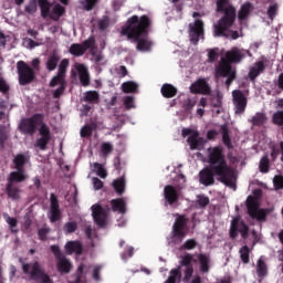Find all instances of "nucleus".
I'll list each match as a JSON object with an SVG mask.
<instances>
[{
	"mask_svg": "<svg viewBox=\"0 0 283 283\" xmlns=\"http://www.w3.org/2000/svg\"><path fill=\"white\" fill-rule=\"evenodd\" d=\"M208 163L209 168L200 172V182L210 186L214 182L213 176H218L226 186L235 190L237 174L232 167L227 165L221 147L208 149Z\"/></svg>",
	"mask_w": 283,
	"mask_h": 283,
	"instance_id": "nucleus-1",
	"label": "nucleus"
},
{
	"mask_svg": "<svg viewBox=\"0 0 283 283\" xmlns=\"http://www.w3.org/2000/svg\"><path fill=\"white\" fill-rule=\"evenodd\" d=\"M150 21L147 15L130 17L126 24L122 28V35H126L129 40H134L137 43V50L139 52H149L153 48V42L147 36V28Z\"/></svg>",
	"mask_w": 283,
	"mask_h": 283,
	"instance_id": "nucleus-2",
	"label": "nucleus"
},
{
	"mask_svg": "<svg viewBox=\"0 0 283 283\" xmlns=\"http://www.w3.org/2000/svg\"><path fill=\"white\" fill-rule=\"evenodd\" d=\"M217 10L223 12L224 15L214 24V36L239 39L242 34L239 31L230 30L235 20V8L229 3V0H218Z\"/></svg>",
	"mask_w": 283,
	"mask_h": 283,
	"instance_id": "nucleus-3",
	"label": "nucleus"
},
{
	"mask_svg": "<svg viewBox=\"0 0 283 283\" xmlns=\"http://www.w3.org/2000/svg\"><path fill=\"white\" fill-rule=\"evenodd\" d=\"M248 53L249 51H243V49H237V46H234V49H232L231 51H228L226 54L227 60L222 57L219 66H217L216 69V77H227L228 80L226 84L229 87L231 82L235 78V71L231 69L230 63H239L245 57Z\"/></svg>",
	"mask_w": 283,
	"mask_h": 283,
	"instance_id": "nucleus-4",
	"label": "nucleus"
},
{
	"mask_svg": "<svg viewBox=\"0 0 283 283\" xmlns=\"http://www.w3.org/2000/svg\"><path fill=\"white\" fill-rule=\"evenodd\" d=\"M24 274L29 275L31 280L39 281L41 283H53L52 280L41 269L38 262L22 264Z\"/></svg>",
	"mask_w": 283,
	"mask_h": 283,
	"instance_id": "nucleus-5",
	"label": "nucleus"
},
{
	"mask_svg": "<svg viewBox=\"0 0 283 283\" xmlns=\"http://www.w3.org/2000/svg\"><path fill=\"white\" fill-rule=\"evenodd\" d=\"M185 226H186V219L182 216H178L172 227V233L168 238L169 245L176 247L182 242L184 238L186 237Z\"/></svg>",
	"mask_w": 283,
	"mask_h": 283,
	"instance_id": "nucleus-6",
	"label": "nucleus"
},
{
	"mask_svg": "<svg viewBox=\"0 0 283 283\" xmlns=\"http://www.w3.org/2000/svg\"><path fill=\"white\" fill-rule=\"evenodd\" d=\"M41 8V14L43 18L50 17L52 20L57 21L64 13V8L61 4H55L50 11L51 3L48 0H38ZM63 4L67 3V0H60Z\"/></svg>",
	"mask_w": 283,
	"mask_h": 283,
	"instance_id": "nucleus-7",
	"label": "nucleus"
},
{
	"mask_svg": "<svg viewBox=\"0 0 283 283\" xmlns=\"http://www.w3.org/2000/svg\"><path fill=\"white\" fill-rule=\"evenodd\" d=\"M248 212L251 218L258 221H264L266 217V210L260 209V202L258 198L249 197L247 201Z\"/></svg>",
	"mask_w": 283,
	"mask_h": 283,
	"instance_id": "nucleus-8",
	"label": "nucleus"
},
{
	"mask_svg": "<svg viewBox=\"0 0 283 283\" xmlns=\"http://www.w3.org/2000/svg\"><path fill=\"white\" fill-rule=\"evenodd\" d=\"M43 124V117L41 115H35L32 118H25L22 119V122L19 125L20 130L23 134H34L36 127H41Z\"/></svg>",
	"mask_w": 283,
	"mask_h": 283,
	"instance_id": "nucleus-9",
	"label": "nucleus"
},
{
	"mask_svg": "<svg viewBox=\"0 0 283 283\" xmlns=\"http://www.w3.org/2000/svg\"><path fill=\"white\" fill-rule=\"evenodd\" d=\"M182 136L188 137V144L191 150H200L203 148L205 140L199 137L198 132L185 128L182 130Z\"/></svg>",
	"mask_w": 283,
	"mask_h": 283,
	"instance_id": "nucleus-10",
	"label": "nucleus"
},
{
	"mask_svg": "<svg viewBox=\"0 0 283 283\" xmlns=\"http://www.w3.org/2000/svg\"><path fill=\"white\" fill-rule=\"evenodd\" d=\"M17 69L19 74V83L21 85H27L33 81L34 73L32 69L28 66V64H25V62H22V61L18 62Z\"/></svg>",
	"mask_w": 283,
	"mask_h": 283,
	"instance_id": "nucleus-11",
	"label": "nucleus"
},
{
	"mask_svg": "<svg viewBox=\"0 0 283 283\" xmlns=\"http://www.w3.org/2000/svg\"><path fill=\"white\" fill-rule=\"evenodd\" d=\"M234 113L235 115H242L245 112L248 105V97L242 91H234L232 93Z\"/></svg>",
	"mask_w": 283,
	"mask_h": 283,
	"instance_id": "nucleus-12",
	"label": "nucleus"
},
{
	"mask_svg": "<svg viewBox=\"0 0 283 283\" xmlns=\"http://www.w3.org/2000/svg\"><path fill=\"white\" fill-rule=\"evenodd\" d=\"M189 36L193 44H198L200 39H203V22L200 19L189 24Z\"/></svg>",
	"mask_w": 283,
	"mask_h": 283,
	"instance_id": "nucleus-13",
	"label": "nucleus"
},
{
	"mask_svg": "<svg viewBox=\"0 0 283 283\" xmlns=\"http://www.w3.org/2000/svg\"><path fill=\"white\" fill-rule=\"evenodd\" d=\"M107 214L108 210L103 209L99 205H94L92 207V216L95 221V223L103 228L107 223Z\"/></svg>",
	"mask_w": 283,
	"mask_h": 283,
	"instance_id": "nucleus-14",
	"label": "nucleus"
},
{
	"mask_svg": "<svg viewBox=\"0 0 283 283\" xmlns=\"http://www.w3.org/2000/svg\"><path fill=\"white\" fill-rule=\"evenodd\" d=\"M94 44V38L90 36L83 44H72V46H70V53L74 56H82L86 50L93 48Z\"/></svg>",
	"mask_w": 283,
	"mask_h": 283,
	"instance_id": "nucleus-15",
	"label": "nucleus"
},
{
	"mask_svg": "<svg viewBox=\"0 0 283 283\" xmlns=\"http://www.w3.org/2000/svg\"><path fill=\"white\" fill-rule=\"evenodd\" d=\"M70 62L69 60L64 59L60 62L59 65V72L56 75H54L50 82V85L52 87H55L56 84H63L65 83V73H66V69L69 67Z\"/></svg>",
	"mask_w": 283,
	"mask_h": 283,
	"instance_id": "nucleus-16",
	"label": "nucleus"
},
{
	"mask_svg": "<svg viewBox=\"0 0 283 283\" xmlns=\"http://www.w3.org/2000/svg\"><path fill=\"white\" fill-rule=\"evenodd\" d=\"M237 231H239L244 239L247 238L249 229L244 224L241 218H234L232 220L231 229H230V235L232 239L237 237Z\"/></svg>",
	"mask_w": 283,
	"mask_h": 283,
	"instance_id": "nucleus-17",
	"label": "nucleus"
},
{
	"mask_svg": "<svg viewBox=\"0 0 283 283\" xmlns=\"http://www.w3.org/2000/svg\"><path fill=\"white\" fill-rule=\"evenodd\" d=\"M197 261V259L190 254H187L182 258L181 264L186 268L184 270V281L189 282L192 273H193V268L192 264Z\"/></svg>",
	"mask_w": 283,
	"mask_h": 283,
	"instance_id": "nucleus-18",
	"label": "nucleus"
},
{
	"mask_svg": "<svg viewBox=\"0 0 283 283\" xmlns=\"http://www.w3.org/2000/svg\"><path fill=\"white\" fill-rule=\"evenodd\" d=\"M50 202H51V206H50V212L48 217L50 221L53 223L61 218V211L59 208L56 197L53 193L50 196Z\"/></svg>",
	"mask_w": 283,
	"mask_h": 283,
	"instance_id": "nucleus-19",
	"label": "nucleus"
},
{
	"mask_svg": "<svg viewBox=\"0 0 283 283\" xmlns=\"http://www.w3.org/2000/svg\"><path fill=\"white\" fill-rule=\"evenodd\" d=\"M74 71L77 72L81 84L83 86H87L90 84V75L85 64H80L78 62H76L74 64V70L72 71V73H74Z\"/></svg>",
	"mask_w": 283,
	"mask_h": 283,
	"instance_id": "nucleus-20",
	"label": "nucleus"
},
{
	"mask_svg": "<svg viewBox=\"0 0 283 283\" xmlns=\"http://www.w3.org/2000/svg\"><path fill=\"white\" fill-rule=\"evenodd\" d=\"M41 138L36 140V147H39L41 150L45 149V146L49 144L50 142V130L45 125H42L39 128Z\"/></svg>",
	"mask_w": 283,
	"mask_h": 283,
	"instance_id": "nucleus-21",
	"label": "nucleus"
},
{
	"mask_svg": "<svg viewBox=\"0 0 283 283\" xmlns=\"http://www.w3.org/2000/svg\"><path fill=\"white\" fill-rule=\"evenodd\" d=\"M190 91L193 94H209L210 87L207 84L206 80H198L190 86Z\"/></svg>",
	"mask_w": 283,
	"mask_h": 283,
	"instance_id": "nucleus-22",
	"label": "nucleus"
},
{
	"mask_svg": "<svg viewBox=\"0 0 283 283\" xmlns=\"http://www.w3.org/2000/svg\"><path fill=\"white\" fill-rule=\"evenodd\" d=\"M28 178V175L25 174L24 169H15L14 171H12L9 176V184H13V182H22Z\"/></svg>",
	"mask_w": 283,
	"mask_h": 283,
	"instance_id": "nucleus-23",
	"label": "nucleus"
},
{
	"mask_svg": "<svg viewBox=\"0 0 283 283\" xmlns=\"http://www.w3.org/2000/svg\"><path fill=\"white\" fill-rule=\"evenodd\" d=\"M56 268L59 272L67 274L72 270V264L66 258L62 256L57 259Z\"/></svg>",
	"mask_w": 283,
	"mask_h": 283,
	"instance_id": "nucleus-24",
	"label": "nucleus"
},
{
	"mask_svg": "<svg viewBox=\"0 0 283 283\" xmlns=\"http://www.w3.org/2000/svg\"><path fill=\"white\" fill-rule=\"evenodd\" d=\"M165 198L169 205H172L178 200V192L172 186L165 187Z\"/></svg>",
	"mask_w": 283,
	"mask_h": 283,
	"instance_id": "nucleus-25",
	"label": "nucleus"
},
{
	"mask_svg": "<svg viewBox=\"0 0 283 283\" xmlns=\"http://www.w3.org/2000/svg\"><path fill=\"white\" fill-rule=\"evenodd\" d=\"M65 251L67 254L75 253L80 255L82 253V244L78 241H70L65 244Z\"/></svg>",
	"mask_w": 283,
	"mask_h": 283,
	"instance_id": "nucleus-26",
	"label": "nucleus"
},
{
	"mask_svg": "<svg viewBox=\"0 0 283 283\" xmlns=\"http://www.w3.org/2000/svg\"><path fill=\"white\" fill-rule=\"evenodd\" d=\"M61 60L59 53H56V51H53V53L51 55H49L48 60H46V69L52 72L56 69V65L59 63V61Z\"/></svg>",
	"mask_w": 283,
	"mask_h": 283,
	"instance_id": "nucleus-27",
	"label": "nucleus"
},
{
	"mask_svg": "<svg viewBox=\"0 0 283 283\" xmlns=\"http://www.w3.org/2000/svg\"><path fill=\"white\" fill-rule=\"evenodd\" d=\"M112 209L114 212L124 214L126 212V202L124 199H114L111 201Z\"/></svg>",
	"mask_w": 283,
	"mask_h": 283,
	"instance_id": "nucleus-28",
	"label": "nucleus"
},
{
	"mask_svg": "<svg viewBox=\"0 0 283 283\" xmlns=\"http://www.w3.org/2000/svg\"><path fill=\"white\" fill-rule=\"evenodd\" d=\"M264 71L263 62H256L254 66L250 69L249 76L252 81H254L262 72Z\"/></svg>",
	"mask_w": 283,
	"mask_h": 283,
	"instance_id": "nucleus-29",
	"label": "nucleus"
},
{
	"mask_svg": "<svg viewBox=\"0 0 283 283\" xmlns=\"http://www.w3.org/2000/svg\"><path fill=\"white\" fill-rule=\"evenodd\" d=\"M256 273L260 279H263L264 276L268 275V265L264 262L263 258L259 259L256 263Z\"/></svg>",
	"mask_w": 283,
	"mask_h": 283,
	"instance_id": "nucleus-30",
	"label": "nucleus"
},
{
	"mask_svg": "<svg viewBox=\"0 0 283 283\" xmlns=\"http://www.w3.org/2000/svg\"><path fill=\"white\" fill-rule=\"evenodd\" d=\"M139 84L137 82H124L122 84V90L125 94L136 93L138 91Z\"/></svg>",
	"mask_w": 283,
	"mask_h": 283,
	"instance_id": "nucleus-31",
	"label": "nucleus"
},
{
	"mask_svg": "<svg viewBox=\"0 0 283 283\" xmlns=\"http://www.w3.org/2000/svg\"><path fill=\"white\" fill-rule=\"evenodd\" d=\"M176 93L177 88H175V86H171V84H164V86H161V94L167 98L174 97Z\"/></svg>",
	"mask_w": 283,
	"mask_h": 283,
	"instance_id": "nucleus-32",
	"label": "nucleus"
},
{
	"mask_svg": "<svg viewBox=\"0 0 283 283\" xmlns=\"http://www.w3.org/2000/svg\"><path fill=\"white\" fill-rule=\"evenodd\" d=\"M28 159L23 155H17L13 159L14 169L24 170L23 166Z\"/></svg>",
	"mask_w": 283,
	"mask_h": 283,
	"instance_id": "nucleus-33",
	"label": "nucleus"
},
{
	"mask_svg": "<svg viewBox=\"0 0 283 283\" xmlns=\"http://www.w3.org/2000/svg\"><path fill=\"white\" fill-rule=\"evenodd\" d=\"M252 11V4L250 3V2H245L242 7H241V9H240V11H239V19L240 20H244L248 15H249V13Z\"/></svg>",
	"mask_w": 283,
	"mask_h": 283,
	"instance_id": "nucleus-34",
	"label": "nucleus"
},
{
	"mask_svg": "<svg viewBox=\"0 0 283 283\" xmlns=\"http://www.w3.org/2000/svg\"><path fill=\"white\" fill-rule=\"evenodd\" d=\"M181 279L180 269L171 270L168 280L165 283H177Z\"/></svg>",
	"mask_w": 283,
	"mask_h": 283,
	"instance_id": "nucleus-35",
	"label": "nucleus"
},
{
	"mask_svg": "<svg viewBox=\"0 0 283 283\" xmlns=\"http://www.w3.org/2000/svg\"><path fill=\"white\" fill-rule=\"evenodd\" d=\"M23 45L28 50H33L34 48L43 45V42L42 40H38L36 42H34V40H31V38H25V40H23Z\"/></svg>",
	"mask_w": 283,
	"mask_h": 283,
	"instance_id": "nucleus-36",
	"label": "nucleus"
},
{
	"mask_svg": "<svg viewBox=\"0 0 283 283\" xmlns=\"http://www.w3.org/2000/svg\"><path fill=\"white\" fill-rule=\"evenodd\" d=\"M113 187L118 195H122L125 191V179L119 178V179L114 180Z\"/></svg>",
	"mask_w": 283,
	"mask_h": 283,
	"instance_id": "nucleus-37",
	"label": "nucleus"
},
{
	"mask_svg": "<svg viewBox=\"0 0 283 283\" xmlns=\"http://www.w3.org/2000/svg\"><path fill=\"white\" fill-rule=\"evenodd\" d=\"M197 259L200 261V270L203 272V273H207L209 271V258L206 256V255H198Z\"/></svg>",
	"mask_w": 283,
	"mask_h": 283,
	"instance_id": "nucleus-38",
	"label": "nucleus"
},
{
	"mask_svg": "<svg viewBox=\"0 0 283 283\" xmlns=\"http://www.w3.org/2000/svg\"><path fill=\"white\" fill-rule=\"evenodd\" d=\"M7 192H8V196L10 198H12L13 200H18L20 198V190L14 188L12 186V184H9L8 182V186H7Z\"/></svg>",
	"mask_w": 283,
	"mask_h": 283,
	"instance_id": "nucleus-39",
	"label": "nucleus"
},
{
	"mask_svg": "<svg viewBox=\"0 0 283 283\" xmlns=\"http://www.w3.org/2000/svg\"><path fill=\"white\" fill-rule=\"evenodd\" d=\"M99 153L102 157L106 158L113 153V145L111 143H103Z\"/></svg>",
	"mask_w": 283,
	"mask_h": 283,
	"instance_id": "nucleus-40",
	"label": "nucleus"
},
{
	"mask_svg": "<svg viewBox=\"0 0 283 283\" xmlns=\"http://www.w3.org/2000/svg\"><path fill=\"white\" fill-rule=\"evenodd\" d=\"M124 105L126 109H134L136 108V104H135V97H133V95H126L123 98Z\"/></svg>",
	"mask_w": 283,
	"mask_h": 283,
	"instance_id": "nucleus-41",
	"label": "nucleus"
},
{
	"mask_svg": "<svg viewBox=\"0 0 283 283\" xmlns=\"http://www.w3.org/2000/svg\"><path fill=\"white\" fill-rule=\"evenodd\" d=\"M84 99L90 103H95L98 101V93H96V91H87L84 93Z\"/></svg>",
	"mask_w": 283,
	"mask_h": 283,
	"instance_id": "nucleus-42",
	"label": "nucleus"
},
{
	"mask_svg": "<svg viewBox=\"0 0 283 283\" xmlns=\"http://www.w3.org/2000/svg\"><path fill=\"white\" fill-rule=\"evenodd\" d=\"M93 171L96 172L97 176L105 179L107 177L106 170L103 168L102 165L95 163L93 165Z\"/></svg>",
	"mask_w": 283,
	"mask_h": 283,
	"instance_id": "nucleus-43",
	"label": "nucleus"
},
{
	"mask_svg": "<svg viewBox=\"0 0 283 283\" xmlns=\"http://www.w3.org/2000/svg\"><path fill=\"white\" fill-rule=\"evenodd\" d=\"M254 125H262V124H264L265 122H266V117H265V115H263V114H256L253 118H252V120H251Z\"/></svg>",
	"mask_w": 283,
	"mask_h": 283,
	"instance_id": "nucleus-44",
	"label": "nucleus"
},
{
	"mask_svg": "<svg viewBox=\"0 0 283 283\" xmlns=\"http://www.w3.org/2000/svg\"><path fill=\"white\" fill-rule=\"evenodd\" d=\"M279 6L277 3H272L268 10V14L271 20L274 19V17L277 14Z\"/></svg>",
	"mask_w": 283,
	"mask_h": 283,
	"instance_id": "nucleus-45",
	"label": "nucleus"
},
{
	"mask_svg": "<svg viewBox=\"0 0 283 283\" xmlns=\"http://www.w3.org/2000/svg\"><path fill=\"white\" fill-rule=\"evenodd\" d=\"M273 122L276 125L283 126V111H277L273 116Z\"/></svg>",
	"mask_w": 283,
	"mask_h": 283,
	"instance_id": "nucleus-46",
	"label": "nucleus"
},
{
	"mask_svg": "<svg viewBox=\"0 0 283 283\" xmlns=\"http://www.w3.org/2000/svg\"><path fill=\"white\" fill-rule=\"evenodd\" d=\"M269 158L268 157H263L261 159V163H260V170L261 172H264L266 174L269 171Z\"/></svg>",
	"mask_w": 283,
	"mask_h": 283,
	"instance_id": "nucleus-47",
	"label": "nucleus"
},
{
	"mask_svg": "<svg viewBox=\"0 0 283 283\" xmlns=\"http://www.w3.org/2000/svg\"><path fill=\"white\" fill-rule=\"evenodd\" d=\"M249 248L248 247H243L241 250H240V254H241V259L244 263H249Z\"/></svg>",
	"mask_w": 283,
	"mask_h": 283,
	"instance_id": "nucleus-48",
	"label": "nucleus"
},
{
	"mask_svg": "<svg viewBox=\"0 0 283 283\" xmlns=\"http://www.w3.org/2000/svg\"><path fill=\"white\" fill-rule=\"evenodd\" d=\"M77 228V224L75 222H69L64 226V231L66 233H73Z\"/></svg>",
	"mask_w": 283,
	"mask_h": 283,
	"instance_id": "nucleus-49",
	"label": "nucleus"
},
{
	"mask_svg": "<svg viewBox=\"0 0 283 283\" xmlns=\"http://www.w3.org/2000/svg\"><path fill=\"white\" fill-rule=\"evenodd\" d=\"M222 138H223V143L224 145L228 147V148H231L232 145H231V140H230V137H229V134H228V130L226 128H223V132H222Z\"/></svg>",
	"mask_w": 283,
	"mask_h": 283,
	"instance_id": "nucleus-50",
	"label": "nucleus"
},
{
	"mask_svg": "<svg viewBox=\"0 0 283 283\" xmlns=\"http://www.w3.org/2000/svg\"><path fill=\"white\" fill-rule=\"evenodd\" d=\"M208 59L210 63H213L218 59V51L217 49H210L208 53Z\"/></svg>",
	"mask_w": 283,
	"mask_h": 283,
	"instance_id": "nucleus-51",
	"label": "nucleus"
},
{
	"mask_svg": "<svg viewBox=\"0 0 283 283\" xmlns=\"http://www.w3.org/2000/svg\"><path fill=\"white\" fill-rule=\"evenodd\" d=\"M49 232H50V229L46 228V227L40 229V230L38 231L39 239L42 240V241H44V240L46 239V235L49 234Z\"/></svg>",
	"mask_w": 283,
	"mask_h": 283,
	"instance_id": "nucleus-52",
	"label": "nucleus"
},
{
	"mask_svg": "<svg viewBox=\"0 0 283 283\" xmlns=\"http://www.w3.org/2000/svg\"><path fill=\"white\" fill-rule=\"evenodd\" d=\"M92 184L95 191L101 190L104 186L103 181H101L98 178H93Z\"/></svg>",
	"mask_w": 283,
	"mask_h": 283,
	"instance_id": "nucleus-53",
	"label": "nucleus"
},
{
	"mask_svg": "<svg viewBox=\"0 0 283 283\" xmlns=\"http://www.w3.org/2000/svg\"><path fill=\"white\" fill-rule=\"evenodd\" d=\"M55 86H59L53 93L54 98H59L60 95L64 92V82L62 84H55Z\"/></svg>",
	"mask_w": 283,
	"mask_h": 283,
	"instance_id": "nucleus-54",
	"label": "nucleus"
},
{
	"mask_svg": "<svg viewBox=\"0 0 283 283\" xmlns=\"http://www.w3.org/2000/svg\"><path fill=\"white\" fill-rule=\"evenodd\" d=\"M108 24H109L108 18L104 17L103 19L99 20L98 28H99V30H105L108 28Z\"/></svg>",
	"mask_w": 283,
	"mask_h": 283,
	"instance_id": "nucleus-55",
	"label": "nucleus"
},
{
	"mask_svg": "<svg viewBox=\"0 0 283 283\" xmlns=\"http://www.w3.org/2000/svg\"><path fill=\"white\" fill-rule=\"evenodd\" d=\"M273 182H274V186H275V188H276L277 190L283 188V177L276 176V177L273 179Z\"/></svg>",
	"mask_w": 283,
	"mask_h": 283,
	"instance_id": "nucleus-56",
	"label": "nucleus"
},
{
	"mask_svg": "<svg viewBox=\"0 0 283 283\" xmlns=\"http://www.w3.org/2000/svg\"><path fill=\"white\" fill-rule=\"evenodd\" d=\"M92 127L85 126L81 129V136L82 137H90L92 135Z\"/></svg>",
	"mask_w": 283,
	"mask_h": 283,
	"instance_id": "nucleus-57",
	"label": "nucleus"
},
{
	"mask_svg": "<svg viewBox=\"0 0 283 283\" xmlns=\"http://www.w3.org/2000/svg\"><path fill=\"white\" fill-rule=\"evenodd\" d=\"M102 270V266L101 265H96L93 270V279L95 281H99L101 280V276H99V272Z\"/></svg>",
	"mask_w": 283,
	"mask_h": 283,
	"instance_id": "nucleus-58",
	"label": "nucleus"
},
{
	"mask_svg": "<svg viewBox=\"0 0 283 283\" xmlns=\"http://www.w3.org/2000/svg\"><path fill=\"white\" fill-rule=\"evenodd\" d=\"M9 41V35L0 32V48H6V43Z\"/></svg>",
	"mask_w": 283,
	"mask_h": 283,
	"instance_id": "nucleus-59",
	"label": "nucleus"
},
{
	"mask_svg": "<svg viewBox=\"0 0 283 283\" xmlns=\"http://www.w3.org/2000/svg\"><path fill=\"white\" fill-rule=\"evenodd\" d=\"M197 201L200 207H206L209 203V199L205 196H199Z\"/></svg>",
	"mask_w": 283,
	"mask_h": 283,
	"instance_id": "nucleus-60",
	"label": "nucleus"
},
{
	"mask_svg": "<svg viewBox=\"0 0 283 283\" xmlns=\"http://www.w3.org/2000/svg\"><path fill=\"white\" fill-rule=\"evenodd\" d=\"M4 219L11 229L17 226V220L14 218H10L8 214H4Z\"/></svg>",
	"mask_w": 283,
	"mask_h": 283,
	"instance_id": "nucleus-61",
	"label": "nucleus"
},
{
	"mask_svg": "<svg viewBox=\"0 0 283 283\" xmlns=\"http://www.w3.org/2000/svg\"><path fill=\"white\" fill-rule=\"evenodd\" d=\"M96 2L97 0H85V10L91 11Z\"/></svg>",
	"mask_w": 283,
	"mask_h": 283,
	"instance_id": "nucleus-62",
	"label": "nucleus"
},
{
	"mask_svg": "<svg viewBox=\"0 0 283 283\" xmlns=\"http://www.w3.org/2000/svg\"><path fill=\"white\" fill-rule=\"evenodd\" d=\"M9 91L8 84L0 77V92L6 94Z\"/></svg>",
	"mask_w": 283,
	"mask_h": 283,
	"instance_id": "nucleus-63",
	"label": "nucleus"
},
{
	"mask_svg": "<svg viewBox=\"0 0 283 283\" xmlns=\"http://www.w3.org/2000/svg\"><path fill=\"white\" fill-rule=\"evenodd\" d=\"M25 11L28 13H34L36 11V4L34 2H31L29 3L27 7H25Z\"/></svg>",
	"mask_w": 283,
	"mask_h": 283,
	"instance_id": "nucleus-64",
	"label": "nucleus"
}]
</instances>
